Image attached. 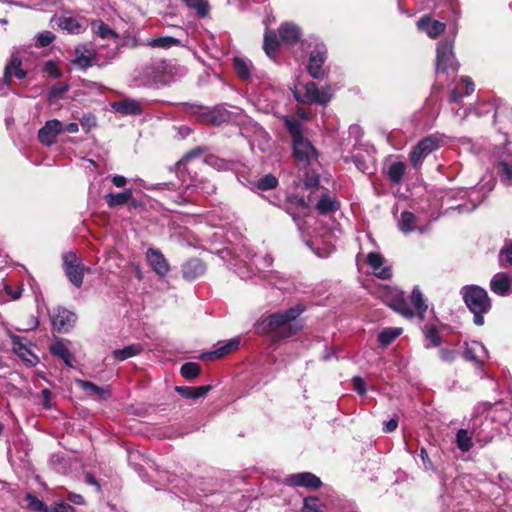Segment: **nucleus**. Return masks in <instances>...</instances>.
<instances>
[{
    "mask_svg": "<svg viewBox=\"0 0 512 512\" xmlns=\"http://www.w3.org/2000/svg\"><path fill=\"white\" fill-rule=\"evenodd\" d=\"M284 125L288 130L293 147V156L304 167L317 162L318 152L313 144L303 135V124L294 116H284Z\"/></svg>",
    "mask_w": 512,
    "mask_h": 512,
    "instance_id": "obj_1",
    "label": "nucleus"
},
{
    "mask_svg": "<svg viewBox=\"0 0 512 512\" xmlns=\"http://www.w3.org/2000/svg\"><path fill=\"white\" fill-rule=\"evenodd\" d=\"M303 311L304 308L299 305L291 307L270 315L263 321V324L268 332L274 333L279 339H285L291 337L302 328L295 320Z\"/></svg>",
    "mask_w": 512,
    "mask_h": 512,
    "instance_id": "obj_2",
    "label": "nucleus"
},
{
    "mask_svg": "<svg viewBox=\"0 0 512 512\" xmlns=\"http://www.w3.org/2000/svg\"><path fill=\"white\" fill-rule=\"evenodd\" d=\"M461 294L466 306L474 314V323L477 326L483 325V315L491 309V300L487 291L477 285H469L462 288Z\"/></svg>",
    "mask_w": 512,
    "mask_h": 512,
    "instance_id": "obj_3",
    "label": "nucleus"
},
{
    "mask_svg": "<svg viewBox=\"0 0 512 512\" xmlns=\"http://www.w3.org/2000/svg\"><path fill=\"white\" fill-rule=\"evenodd\" d=\"M63 270L68 280L77 288L83 284L84 276L90 272V268L86 267L77 257L74 251L63 254Z\"/></svg>",
    "mask_w": 512,
    "mask_h": 512,
    "instance_id": "obj_4",
    "label": "nucleus"
},
{
    "mask_svg": "<svg viewBox=\"0 0 512 512\" xmlns=\"http://www.w3.org/2000/svg\"><path fill=\"white\" fill-rule=\"evenodd\" d=\"M454 41L446 39L437 44L436 55V72L446 73L449 71L457 72L459 63L457 62L454 52Z\"/></svg>",
    "mask_w": 512,
    "mask_h": 512,
    "instance_id": "obj_5",
    "label": "nucleus"
},
{
    "mask_svg": "<svg viewBox=\"0 0 512 512\" xmlns=\"http://www.w3.org/2000/svg\"><path fill=\"white\" fill-rule=\"evenodd\" d=\"M304 90V95H301L297 90L293 92L294 97L298 102L306 104L315 103L326 106L332 98V92L329 86L319 89L314 82H309L304 86Z\"/></svg>",
    "mask_w": 512,
    "mask_h": 512,
    "instance_id": "obj_6",
    "label": "nucleus"
},
{
    "mask_svg": "<svg viewBox=\"0 0 512 512\" xmlns=\"http://www.w3.org/2000/svg\"><path fill=\"white\" fill-rule=\"evenodd\" d=\"M191 112L197 116L200 122L215 126H219L230 119V112L220 107L191 106Z\"/></svg>",
    "mask_w": 512,
    "mask_h": 512,
    "instance_id": "obj_7",
    "label": "nucleus"
},
{
    "mask_svg": "<svg viewBox=\"0 0 512 512\" xmlns=\"http://www.w3.org/2000/svg\"><path fill=\"white\" fill-rule=\"evenodd\" d=\"M166 63L164 61H156L147 64L142 68L139 79L142 85L152 86L158 84H166L167 78L165 74Z\"/></svg>",
    "mask_w": 512,
    "mask_h": 512,
    "instance_id": "obj_8",
    "label": "nucleus"
},
{
    "mask_svg": "<svg viewBox=\"0 0 512 512\" xmlns=\"http://www.w3.org/2000/svg\"><path fill=\"white\" fill-rule=\"evenodd\" d=\"M440 146L439 139L434 135H429L420 140L410 152V161L414 167L422 165L423 160Z\"/></svg>",
    "mask_w": 512,
    "mask_h": 512,
    "instance_id": "obj_9",
    "label": "nucleus"
},
{
    "mask_svg": "<svg viewBox=\"0 0 512 512\" xmlns=\"http://www.w3.org/2000/svg\"><path fill=\"white\" fill-rule=\"evenodd\" d=\"M284 483L291 487L308 489H317L322 485L320 478L311 472L290 474L284 479Z\"/></svg>",
    "mask_w": 512,
    "mask_h": 512,
    "instance_id": "obj_10",
    "label": "nucleus"
},
{
    "mask_svg": "<svg viewBox=\"0 0 512 512\" xmlns=\"http://www.w3.org/2000/svg\"><path fill=\"white\" fill-rule=\"evenodd\" d=\"M488 357V351L481 342L471 341L470 343H466L463 352V358L466 361L472 362L476 367L481 368Z\"/></svg>",
    "mask_w": 512,
    "mask_h": 512,
    "instance_id": "obj_11",
    "label": "nucleus"
},
{
    "mask_svg": "<svg viewBox=\"0 0 512 512\" xmlns=\"http://www.w3.org/2000/svg\"><path fill=\"white\" fill-rule=\"evenodd\" d=\"M77 316L66 308H58L52 315L54 330L60 333L68 332L75 324Z\"/></svg>",
    "mask_w": 512,
    "mask_h": 512,
    "instance_id": "obj_12",
    "label": "nucleus"
},
{
    "mask_svg": "<svg viewBox=\"0 0 512 512\" xmlns=\"http://www.w3.org/2000/svg\"><path fill=\"white\" fill-rule=\"evenodd\" d=\"M146 259L152 270L160 277L166 276L170 271V266L163 253L156 248H148Z\"/></svg>",
    "mask_w": 512,
    "mask_h": 512,
    "instance_id": "obj_13",
    "label": "nucleus"
},
{
    "mask_svg": "<svg viewBox=\"0 0 512 512\" xmlns=\"http://www.w3.org/2000/svg\"><path fill=\"white\" fill-rule=\"evenodd\" d=\"M63 132V124L57 120L52 119L45 123V125L38 132L39 141L46 145H52L56 137Z\"/></svg>",
    "mask_w": 512,
    "mask_h": 512,
    "instance_id": "obj_14",
    "label": "nucleus"
},
{
    "mask_svg": "<svg viewBox=\"0 0 512 512\" xmlns=\"http://www.w3.org/2000/svg\"><path fill=\"white\" fill-rule=\"evenodd\" d=\"M21 63L19 53L13 52L4 69V81L7 85L11 84L13 78L22 80L26 77L27 72L21 68Z\"/></svg>",
    "mask_w": 512,
    "mask_h": 512,
    "instance_id": "obj_15",
    "label": "nucleus"
},
{
    "mask_svg": "<svg viewBox=\"0 0 512 512\" xmlns=\"http://www.w3.org/2000/svg\"><path fill=\"white\" fill-rule=\"evenodd\" d=\"M490 289L499 296L512 293V276L505 272L496 273L490 281Z\"/></svg>",
    "mask_w": 512,
    "mask_h": 512,
    "instance_id": "obj_16",
    "label": "nucleus"
},
{
    "mask_svg": "<svg viewBox=\"0 0 512 512\" xmlns=\"http://www.w3.org/2000/svg\"><path fill=\"white\" fill-rule=\"evenodd\" d=\"M326 50L322 47H317L310 53L308 73L315 79H321L324 76L322 66L325 61Z\"/></svg>",
    "mask_w": 512,
    "mask_h": 512,
    "instance_id": "obj_17",
    "label": "nucleus"
},
{
    "mask_svg": "<svg viewBox=\"0 0 512 512\" xmlns=\"http://www.w3.org/2000/svg\"><path fill=\"white\" fill-rule=\"evenodd\" d=\"M384 261V257L377 252H370L367 255V263L373 274L380 279H389L392 271L389 266H384Z\"/></svg>",
    "mask_w": 512,
    "mask_h": 512,
    "instance_id": "obj_18",
    "label": "nucleus"
},
{
    "mask_svg": "<svg viewBox=\"0 0 512 512\" xmlns=\"http://www.w3.org/2000/svg\"><path fill=\"white\" fill-rule=\"evenodd\" d=\"M445 27V23L432 20L429 15H424L417 21L418 30L425 32L430 38H436L445 30Z\"/></svg>",
    "mask_w": 512,
    "mask_h": 512,
    "instance_id": "obj_19",
    "label": "nucleus"
},
{
    "mask_svg": "<svg viewBox=\"0 0 512 512\" xmlns=\"http://www.w3.org/2000/svg\"><path fill=\"white\" fill-rule=\"evenodd\" d=\"M111 106L115 112L122 115H140L143 112L142 102L132 98L114 102Z\"/></svg>",
    "mask_w": 512,
    "mask_h": 512,
    "instance_id": "obj_20",
    "label": "nucleus"
},
{
    "mask_svg": "<svg viewBox=\"0 0 512 512\" xmlns=\"http://www.w3.org/2000/svg\"><path fill=\"white\" fill-rule=\"evenodd\" d=\"M279 39L286 45L297 43L301 37L300 28L291 22H285L278 28Z\"/></svg>",
    "mask_w": 512,
    "mask_h": 512,
    "instance_id": "obj_21",
    "label": "nucleus"
},
{
    "mask_svg": "<svg viewBox=\"0 0 512 512\" xmlns=\"http://www.w3.org/2000/svg\"><path fill=\"white\" fill-rule=\"evenodd\" d=\"M10 338L14 352L23 361L29 363L30 365H34L38 362L37 356L27 347L26 343L24 342V338L17 335H11Z\"/></svg>",
    "mask_w": 512,
    "mask_h": 512,
    "instance_id": "obj_22",
    "label": "nucleus"
},
{
    "mask_svg": "<svg viewBox=\"0 0 512 512\" xmlns=\"http://www.w3.org/2000/svg\"><path fill=\"white\" fill-rule=\"evenodd\" d=\"M205 272V265L199 258H191L182 265V275L187 280H194Z\"/></svg>",
    "mask_w": 512,
    "mask_h": 512,
    "instance_id": "obj_23",
    "label": "nucleus"
},
{
    "mask_svg": "<svg viewBox=\"0 0 512 512\" xmlns=\"http://www.w3.org/2000/svg\"><path fill=\"white\" fill-rule=\"evenodd\" d=\"M316 203V209L320 214L326 215L339 209V202L329 193L321 192Z\"/></svg>",
    "mask_w": 512,
    "mask_h": 512,
    "instance_id": "obj_24",
    "label": "nucleus"
},
{
    "mask_svg": "<svg viewBox=\"0 0 512 512\" xmlns=\"http://www.w3.org/2000/svg\"><path fill=\"white\" fill-rule=\"evenodd\" d=\"M76 383L87 394L97 396L99 399H107L111 395L109 386L100 387L87 380H77Z\"/></svg>",
    "mask_w": 512,
    "mask_h": 512,
    "instance_id": "obj_25",
    "label": "nucleus"
},
{
    "mask_svg": "<svg viewBox=\"0 0 512 512\" xmlns=\"http://www.w3.org/2000/svg\"><path fill=\"white\" fill-rule=\"evenodd\" d=\"M240 342L238 339H232L228 341L227 343L219 346L217 349L213 351H209L206 353H203L201 355L202 360H212V359H218L221 358L233 350H235L239 346Z\"/></svg>",
    "mask_w": 512,
    "mask_h": 512,
    "instance_id": "obj_26",
    "label": "nucleus"
},
{
    "mask_svg": "<svg viewBox=\"0 0 512 512\" xmlns=\"http://www.w3.org/2000/svg\"><path fill=\"white\" fill-rule=\"evenodd\" d=\"M211 389L210 385L189 387V386H176L175 391L182 397L187 399H198L204 397Z\"/></svg>",
    "mask_w": 512,
    "mask_h": 512,
    "instance_id": "obj_27",
    "label": "nucleus"
},
{
    "mask_svg": "<svg viewBox=\"0 0 512 512\" xmlns=\"http://www.w3.org/2000/svg\"><path fill=\"white\" fill-rule=\"evenodd\" d=\"M234 69L240 79L246 81L250 79L252 74V63L250 60L243 57H234Z\"/></svg>",
    "mask_w": 512,
    "mask_h": 512,
    "instance_id": "obj_28",
    "label": "nucleus"
},
{
    "mask_svg": "<svg viewBox=\"0 0 512 512\" xmlns=\"http://www.w3.org/2000/svg\"><path fill=\"white\" fill-rule=\"evenodd\" d=\"M389 306L398 314L404 316L405 318H413L414 317V311L410 307L408 301L402 297L397 296L395 297L390 303Z\"/></svg>",
    "mask_w": 512,
    "mask_h": 512,
    "instance_id": "obj_29",
    "label": "nucleus"
},
{
    "mask_svg": "<svg viewBox=\"0 0 512 512\" xmlns=\"http://www.w3.org/2000/svg\"><path fill=\"white\" fill-rule=\"evenodd\" d=\"M94 53L92 50L86 49L85 47H77L75 50L74 63L81 69H86L91 66L94 60Z\"/></svg>",
    "mask_w": 512,
    "mask_h": 512,
    "instance_id": "obj_30",
    "label": "nucleus"
},
{
    "mask_svg": "<svg viewBox=\"0 0 512 512\" xmlns=\"http://www.w3.org/2000/svg\"><path fill=\"white\" fill-rule=\"evenodd\" d=\"M143 350V347L141 344H131L128 345L122 349H116L113 351L112 355L117 361H124L128 358H131L133 356H136L140 354Z\"/></svg>",
    "mask_w": 512,
    "mask_h": 512,
    "instance_id": "obj_31",
    "label": "nucleus"
},
{
    "mask_svg": "<svg viewBox=\"0 0 512 512\" xmlns=\"http://www.w3.org/2000/svg\"><path fill=\"white\" fill-rule=\"evenodd\" d=\"M406 171V165L404 162L396 161L391 163L387 168V176L389 180L394 184L401 183L403 176Z\"/></svg>",
    "mask_w": 512,
    "mask_h": 512,
    "instance_id": "obj_32",
    "label": "nucleus"
},
{
    "mask_svg": "<svg viewBox=\"0 0 512 512\" xmlns=\"http://www.w3.org/2000/svg\"><path fill=\"white\" fill-rule=\"evenodd\" d=\"M132 198V190L127 189L119 193H108L105 200L109 207H116L126 204Z\"/></svg>",
    "mask_w": 512,
    "mask_h": 512,
    "instance_id": "obj_33",
    "label": "nucleus"
},
{
    "mask_svg": "<svg viewBox=\"0 0 512 512\" xmlns=\"http://www.w3.org/2000/svg\"><path fill=\"white\" fill-rule=\"evenodd\" d=\"M398 227L404 234L413 232L416 230V216L409 211H404L398 221Z\"/></svg>",
    "mask_w": 512,
    "mask_h": 512,
    "instance_id": "obj_34",
    "label": "nucleus"
},
{
    "mask_svg": "<svg viewBox=\"0 0 512 512\" xmlns=\"http://www.w3.org/2000/svg\"><path fill=\"white\" fill-rule=\"evenodd\" d=\"M279 46L277 35L274 31H266L264 35L263 49L269 58H273L276 55Z\"/></svg>",
    "mask_w": 512,
    "mask_h": 512,
    "instance_id": "obj_35",
    "label": "nucleus"
},
{
    "mask_svg": "<svg viewBox=\"0 0 512 512\" xmlns=\"http://www.w3.org/2000/svg\"><path fill=\"white\" fill-rule=\"evenodd\" d=\"M402 333L401 328H385L378 335V342L382 347L388 346Z\"/></svg>",
    "mask_w": 512,
    "mask_h": 512,
    "instance_id": "obj_36",
    "label": "nucleus"
},
{
    "mask_svg": "<svg viewBox=\"0 0 512 512\" xmlns=\"http://www.w3.org/2000/svg\"><path fill=\"white\" fill-rule=\"evenodd\" d=\"M50 351L53 355L61 358L67 366L72 367V356L68 348L64 345V343H62L61 341L55 342L51 346Z\"/></svg>",
    "mask_w": 512,
    "mask_h": 512,
    "instance_id": "obj_37",
    "label": "nucleus"
},
{
    "mask_svg": "<svg viewBox=\"0 0 512 512\" xmlns=\"http://www.w3.org/2000/svg\"><path fill=\"white\" fill-rule=\"evenodd\" d=\"M178 43L179 41L171 36H161L146 41V45L152 48H170Z\"/></svg>",
    "mask_w": 512,
    "mask_h": 512,
    "instance_id": "obj_38",
    "label": "nucleus"
},
{
    "mask_svg": "<svg viewBox=\"0 0 512 512\" xmlns=\"http://www.w3.org/2000/svg\"><path fill=\"white\" fill-rule=\"evenodd\" d=\"M497 174L504 185L512 186V165L506 161H500L497 165Z\"/></svg>",
    "mask_w": 512,
    "mask_h": 512,
    "instance_id": "obj_39",
    "label": "nucleus"
},
{
    "mask_svg": "<svg viewBox=\"0 0 512 512\" xmlns=\"http://www.w3.org/2000/svg\"><path fill=\"white\" fill-rule=\"evenodd\" d=\"M411 302L420 318H423L424 313L427 310V305L424 303L423 295L418 287H415L412 291Z\"/></svg>",
    "mask_w": 512,
    "mask_h": 512,
    "instance_id": "obj_40",
    "label": "nucleus"
},
{
    "mask_svg": "<svg viewBox=\"0 0 512 512\" xmlns=\"http://www.w3.org/2000/svg\"><path fill=\"white\" fill-rule=\"evenodd\" d=\"M94 33L102 39L119 38V36L103 21H97L92 24Z\"/></svg>",
    "mask_w": 512,
    "mask_h": 512,
    "instance_id": "obj_41",
    "label": "nucleus"
},
{
    "mask_svg": "<svg viewBox=\"0 0 512 512\" xmlns=\"http://www.w3.org/2000/svg\"><path fill=\"white\" fill-rule=\"evenodd\" d=\"M456 443L457 447L463 452H468L473 446L471 437L465 429L458 430L456 434Z\"/></svg>",
    "mask_w": 512,
    "mask_h": 512,
    "instance_id": "obj_42",
    "label": "nucleus"
},
{
    "mask_svg": "<svg viewBox=\"0 0 512 512\" xmlns=\"http://www.w3.org/2000/svg\"><path fill=\"white\" fill-rule=\"evenodd\" d=\"M323 507L319 498L309 496L304 499L302 512H324Z\"/></svg>",
    "mask_w": 512,
    "mask_h": 512,
    "instance_id": "obj_43",
    "label": "nucleus"
},
{
    "mask_svg": "<svg viewBox=\"0 0 512 512\" xmlns=\"http://www.w3.org/2000/svg\"><path fill=\"white\" fill-rule=\"evenodd\" d=\"M58 26L69 33L79 32L81 25L72 17H61L58 19Z\"/></svg>",
    "mask_w": 512,
    "mask_h": 512,
    "instance_id": "obj_44",
    "label": "nucleus"
},
{
    "mask_svg": "<svg viewBox=\"0 0 512 512\" xmlns=\"http://www.w3.org/2000/svg\"><path fill=\"white\" fill-rule=\"evenodd\" d=\"M185 4L194 9L198 16L205 17L209 11V5L207 0H182Z\"/></svg>",
    "mask_w": 512,
    "mask_h": 512,
    "instance_id": "obj_45",
    "label": "nucleus"
},
{
    "mask_svg": "<svg viewBox=\"0 0 512 512\" xmlns=\"http://www.w3.org/2000/svg\"><path fill=\"white\" fill-rule=\"evenodd\" d=\"M182 186L186 190L190 189L191 187H194L196 189V191L202 192V193L208 194V195L214 193L216 190L215 185L207 179L201 180L198 184H193V185L182 184Z\"/></svg>",
    "mask_w": 512,
    "mask_h": 512,
    "instance_id": "obj_46",
    "label": "nucleus"
},
{
    "mask_svg": "<svg viewBox=\"0 0 512 512\" xmlns=\"http://www.w3.org/2000/svg\"><path fill=\"white\" fill-rule=\"evenodd\" d=\"M6 3L8 5H15L18 7H24V8H44L46 6H49L52 2L51 0H29L28 3L19 2V1H13V0H7Z\"/></svg>",
    "mask_w": 512,
    "mask_h": 512,
    "instance_id": "obj_47",
    "label": "nucleus"
},
{
    "mask_svg": "<svg viewBox=\"0 0 512 512\" xmlns=\"http://www.w3.org/2000/svg\"><path fill=\"white\" fill-rule=\"evenodd\" d=\"M180 372L184 378L191 380L199 375L200 366L195 362H187L182 365Z\"/></svg>",
    "mask_w": 512,
    "mask_h": 512,
    "instance_id": "obj_48",
    "label": "nucleus"
},
{
    "mask_svg": "<svg viewBox=\"0 0 512 512\" xmlns=\"http://www.w3.org/2000/svg\"><path fill=\"white\" fill-rule=\"evenodd\" d=\"M277 184H278L277 178L272 174H267V175L263 176L262 178H260L256 182L255 186L259 190L266 191V190L275 188L277 186Z\"/></svg>",
    "mask_w": 512,
    "mask_h": 512,
    "instance_id": "obj_49",
    "label": "nucleus"
},
{
    "mask_svg": "<svg viewBox=\"0 0 512 512\" xmlns=\"http://www.w3.org/2000/svg\"><path fill=\"white\" fill-rule=\"evenodd\" d=\"M26 500L28 503V507L37 512H48L47 506L43 501L38 499L36 496L32 494H27Z\"/></svg>",
    "mask_w": 512,
    "mask_h": 512,
    "instance_id": "obj_50",
    "label": "nucleus"
},
{
    "mask_svg": "<svg viewBox=\"0 0 512 512\" xmlns=\"http://www.w3.org/2000/svg\"><path fill=\"white\" fill-rule=\"evenodd\" d=\"M425 337L431 342V345L437 347L441 344L442 339L438 329L435 326H429L425 330Z\"/></svg>",
    "mask_w": 512,
    "mask_h": 512,
    "instance_id": "obj_51",
    "label": "nucleus"
},
{
    "mask_svg": "<svg viewBox=\"0 0 512 512\" xmlns=\"http://www.w3.org/2000/svg\"><path fill=\"white\" fill-rule=\"evenodd\" d=\"M69 89V85L66 83H56L54 84L48 94V99L53 100L56 98L61 97L65 92H67Z\"/></svg>",
    "mask_w": 512,
    "mask_h": 512,
    "instance_id": "obj_52",
    "label": "nucleus"
},
{
    "mask_svg": "<svg viewBox=\"0 0 512 512\" xmlns=\"http://www.w3.org/2000/svg\"><path fill=\"white\" fill-rule=\"evenodd\" d=\"M43 70L52 78L61 77V71L59 70L57 63L52 60H49L44 64Z\"/></svg>",
    "mask_w": 512,
    "mask_h": 512,
    "instance_id": "obj_53",
    "label": "nucleus"
},
{
    "mask_svg": "<svg viewBox=\"0 0 512 512\" xmlns=\"http://www.w3.org/2000/svg\"><path fill=\"white\" fill-rule=\"evenodd\" d=\"M36 38L40 47H47L54 41L55 35L50 31H43Z\"/></svg>",
    "mask_w": 512,
    "mask_h": 512,
    "instance_id": "obj_54",
    "label": "nucleus"
},
{
    "mask_svg": "<svg viewBox=\"0 0 512 512\" xmlns=\"http://www.w3.org/2000/svg\"><path fill=\"white\" fill-rule=\"evenodd\" d=\"M353 162L356 165L357 169L363 173H371L370 166L367 161L364 159L362 155H354Z\"/></svg>",
    "mask_w": 512,
    "mask_h": 512,
    "instance_id": "obj_55",
    "label": "nucleus"
},
{
    "mask_svg": "<svg viewBox=\"0 0 512 512\" xmlns=\"http://www.w3.org/2000/svg\"><path fill=\"white\" fill-rule=\"evenodd\" d=\"M303 184L306 189L319 190V177L316 174H306Z\"/></svg>",
    "mask_w": 512,
    "mask_h": 512,
    "instance_id": "obj_56",
    "label": "nucleus"
},
{
    "mask_svg": "<svg viewBox=\"0 0 512 512\" xmlns=\"http://www.w3.org/2000/svg\"><path fill=\"white\" fill-rule=\"evenodd\" d=\"M269 283L276 286L279 289H284L285 287L281 284L284 282V278L280 275L279 272L270 271L269 275L266 276Z\"/></svg>",
    "mask_w": 512,
    "mask_h": 512,
    "instance_id": "obj_57",
    "label": "nucleus"
},
{
    "mask_svg": "<svg viewBox=\"0 0 512 512\" xmlns=\"http://www.w3.org/2000/svg\"><path fill=\"white\" fill-rule=\"evenodd\" d=\"M352 382H353L354 389L358 394L364 395L366 393V384H365V381L361 377H359V376L353 377Z\"/></svg>",
    "mask_w": 512,
    "mask_h": 512,
    "instance_id": "obj_58",
    "label": "nucleus"
},
{
    "mask_svg": "<svg viewBox=\"0 0 512 512\" xmlns=\"http://www.w3.org/2000/svg\"><path fill=\"white\" fill-rule=\"evenodd\" d=\"M272 263H273V258L269 254L260 256L255 260V264L259 268H262V269L270 267L272 265Z\"/></svg>",
    "mask_w": 512,
    "mask_h": 512,
    "instance_id": "obj_59",
    "label": "nucleus"
},
{
    "mask_svg": "<svg viewBox=\"0 0 512 512\" xmlns=\"http://www.w3.org/2000/svg\"><path fill=\"white\" fill-rule=\"evenodd\" d=\"M439 356H440L441 360L444 362H452L456 358V352L451 349L442 348L439 351Z\"/></svg>",
    "mask_w": 512,
    "mask_h": 512,
    "instance_id": "obj_60",
    "label": "nucleus"
},
{
    "mask_svg": "<svg viewBox=\"0 0 512 512\" xmlns=\"http://www.w3.org/2000/svg\"><path fill=\"white\" fill-rule=\"evenodd\" d=\"M420 458L422 460V464L425 470H434V465L430 460L426 449L423 447L420 449Z\"/></svg>",
    "mask_w": 512,
    "mask_h": 512,
    "instance_id": "obj_61",
    "label": "nucleus"
},
{
    "mask_svg": "<svg viewBox=\"0 0 512 512\" xmlns=\"http://www.w3.org/2000/svg\"><path fill=\"white\" fill-rule=\"evenodd\" d=\"M506 261L508 264L512 265V243L506 248L501 250L500 253V261Z\"/></svg>",
    "mask_w": 512,
    "mask_h": 512,
    "instance_id": "obj_62",
    "label": "nucleus"
},
{
    "mask_svg": "<svg viewBox=\"0 0 512 512\" xmlns=\"http://www.w3.org/2000/svg\"><path fill=\"white\" fill-rule=\"evenodd\" d=\"M42 404L45 409H51V392L49 389L45 388L41 391Z\"/></svg>",
    "mask_w": 512,
    "mask_h": 512,
    "instance_id": "obj_63",
    "label": "nucleus"
},
{
    "mask_svg": "<svg viewBox=\"0 0 512 512\" xmlns=\"http://www.w3.org/2000/svg\"><path fill=\"white\" fill-rule=\"evenodd\" d=\"M51 512H74V508L69 504L60 503L55 505Z\"/></svg>",
    "mask_w": 512,
    "mask_h": 512,
    "instance_id": "obj_64",
    "label": "nucleus"
}]
</instances>
